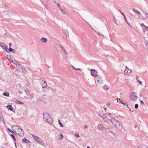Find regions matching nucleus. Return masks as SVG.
<instances>
[{"instance_id": "nucleus-1", "label": "nucleus", "mask_w": 148, "mask_h": 148, "mask_svg": "<svg viewBox=\"0 0 148 148\" xmlns=\"http://www.w3.org/2000/svg\"><path fill=\"white\" fill-rule=\"evenodd\" d=\"M43 118L45 121L51 124L53 121V120L50 115L47 113H44L43 114Z\"/></svg>"}, {"instance_id": "nucleus-2", "label": "nucleus", "mask_w": 148, "mask_h": 148, "mask_svg": "<svg viewBox=\"0 0 148 148\" xmlns=\"http://www.w3.org/2000/svg\"><path fill=\"white\" fill-rule=\"evenodd\" d=\"M110 120L112 124L118 129H120L122 128L121 124H120L119 122L113 117H111Z\"/></svg>"}, {"instance_id": "nucleus-3", "label": "nucleus", "mask_w": 148, "mask_h": 148, "mask_svg": "<svg viewBox=\"0 0 148 148\" xmlns=\"http://www.w3.org/2000/svg\"><path fill=\"white\" fill-rule=\"evenodd\" d=\"M129 97L130 99L133 101H135L138 99L136 92H132L129 95Z\"/></svg>"}, {"instance_id": "nucleus-4", "label": "nucleus", "mask_w": 148, "mask_h": 148, "mask_svg": "<svg viewBox=\"0 0 148 148\" xmlns=\"http://www.w3.org/2000/svg\"><path fill=\"white\" fill-rule=\"evenodd\" d=\"M95 84L97 85H99L103 83V81L100 76L98 75L96 76L95 78Z\"/></svg>"}, {"instance_id": "nucleus-5", "label": "nucleus", "mask_w": 148, "mask_h": 148, "mask_svg": "<svg viewBox=\"0 0 148 148\" xmlns=\"http://www.w3.org/2000/svg\"><path fill=\"white\" fill-rule=\"evenodd\" d=\"M40 80H41V81H40V85L42 88H44V87H48L47 82L45 80H44L43 78H40Z\"/></svg>"}, {"instance_id": "nucleus-6", "label": "nucleus", "mask_w": 148, "mask_h": 148, "mask_svg": "<svg viewBox=\"0 0 148 148\" xmlns=\"http://www.w3.org/2000/svg\"><path fill=\"white\" fill-rule=\"evenodd\" d=\"M100 116L105 122H106L107 123H109V120L106 114H103Z\"/></svg>"}, {"instance_id": "nucleus-7", "label": "nucleus", "mask_w": 148, "mask_h": 148, "mask_svg": "<svg viewBox=\"0 0 148 148\" xmlns=\"http://www.w3.org/2000/svg\"><path fill=\"white\" fill-rule=\"evenodd\" d=\"M105 130L106 132H107V133H111L115 137H117V135L114 132H113L112 131L110 130L109 129L106 128H105Z\"/></svg>"}, {"instance_id": "nucleus-8", "label": "nucleus", "mask_w": 148, "mask_h": 148, "mask_svg": "<svg viewBox=\"0 0 148 148\" xmlns=\"http://www.w3.org/2000/svg\"><path fill=\"white\" fill-rule=\"evenodd\" d=\"M142 11L146 17L148 18V7L145 8Z\"/></svg>"}, {"instance_id": "nucleus-9", "label": "nucleus", "mask_w": 148, "mask_h": 148, "mask_svg": "<svg viewBox=\"0 0 148 148\" xmlns=\"http://www.w3.org/2000/svg\"><path fill=\"white\" fill-rule=\"evenodd\" d=\"M3 14L4 15L8 16V17H10L12 15V13L8 11H5L3 12Z\"/></svg>"}, {"instance_id": "nucleus-10", "label": "nucleus", "mask_w": 148, "mask_h": 148, "mask_svg": "<svg viewBox=\"0 0 148 148\" xmlns=\"http://www.w3.org/2000/svg\"><path fill=\"white\" fill-rule=\"evenodd\" d=\"M91 73L92 76L96 77L97 74V72L95 69H92L91 70Z\"/></svg>"}, {"instance_id": "nucleus-11", "label": "nucleus", "mask_w": 148, "mask_h": 148, "mask_svg": "<svg viewBox=\"0 0 148 148\" xmlns=\"http://www.w3.org/2000/svg\"><path fill=\"white\" fill-rule=\"evenodd\" d=\"M20 129V130L17 131L16 133L17 134L20 135V136L23 137L24 134L21 128Z\"/></svg>"}, {"instance_id": "nucleus-12", "label": "nucleus", "mask_w": 148, "mask_h": 148, "mask_svg": "<svg viewBox=\"0 0 148 148\" xmlns=\"http://www.w3.org/2000/svg\"><path fill=\"white\" fill-rule=\"evenodd\" d=\"M131 70L129 69H126L124 72V74L126 75H129L131 72Z\"/></svg>"}, {"instance_id": "nucleus-13", "label": "nucleus", "mask_w": 148, "mask_h": 148, "mask_svg": "<svg viewBox=\"0 0 148 148\" xmlns=\"http://www.w3.org/2000/svg\"><path fill=\"white\" fill-rule=\"evenodd\" d=\"M22 142H23V143H26L27 144L29 145L30 143V142L29 140L27 139H26L25 138H23L22 139Z\"/></svg>"}, {"instance_id": "nucleus-14", "label": "nucleus", "mask_w": 148, "mask_h": 148, "mask_svg": "<svg viewBox=\"0 0 148 148\" xmlns=\"http://www.w3.org/2000/svg\"><path fill=\"white\" fill-rule=\"evenodd\" d=\"M12 128L14 130H19L20 129L21 127L18 125H14L12 126Z\"/></svg>"}, {"instance_id": "nucleus-15", "label": "nucleus", "mask_w": 148, "mask_h": 148, "mask_svg": "<svg viewBox=\"0 0 148 148\" xmlns=\"http://www.w3.org/2000/svg\"><path fill=\"white\" fill-rule=\"evenodd\" d=\"M97 127L98 129L100 130H102L103 128L105 129V128L104 127L103 125L102 124H99L98 125Z\"/></svg>"}, {"instance_id": "nucleus-16", "label": "nucleus", "mask_w": 148, "mask_h": 148, "mask_svg": "<svg viewBox=\"0 0 148 148\" xmlns=\"http://www.w3.org/2000/svg\"><path fill=\"white\" fill-rule=\"evenodd\" d=\"M32 137L35 139V140L37 142V140H38V141L40 140V139L39 138L36 136L35 135L32 134Z\"/></svg>"}, {"instance_id": "nucleus-17", "label": "nucleus", "mask_w": 148, "mask_h": 148, "mask_svg": "<svg viewBox=\"0 0 148 148\" xmlns=\"http://www.w3.org/2000/svg\"><path fill=\"white\" fill-rule=\"evenodd\" d=\"M7 107L9 110L13 111V108L11 105H9L7 106Z\"/></svg>"}, {"instance_id": "nucleus-18", "label": "nucleus", "mask_w": 148, "mask_h": 148, "mask_svg": "<svg viewBox=\"0 0 148 148\" xmlns=\"http://www.w3.org/2000/svg\"><path fill=\"white\" fill-rule=\"evenodd\" d=\"M10 93L8 92H5L3 94V95L4 96H6L7 97H9V96Z\"/></svg>"}, {"instance_id": "nucleus-19", "label": "nucleus", "mask_w": 148, "mask_h": 148, "mask_svg": "<svg viewBox=\"0 0 148 148\" xmlns=\"http://www.w3.org/2000/svg\"><path fill=\"white\" fill-rule=\"evenodd\" d=\"M48 88H47V87L42 88V90L44 92H47L48 91Z\"/></svg>"}, {"instance_id": "nucleus-20", "label": "nucleus", "mask_w": 148, "mask_h": 148, "mask_svg": "<svg viewBox=\"0 0 148 148\" xmlns=\"http://www.w3.org/2000/svg\"><path fill=\"white\" fill-rule=\"evenodd\" d=\"M15 102L17 104H23V103L21 102H20L16 99H15L14 100Z\"/></svg>"}, {"instance_id": "nucleus-21", "label": "nucleus", "mask_w": 148, "mask_h": 148, "mask_svg": "<svg viewBox=\"0 0 148 148\" xmlns=\"http://www.w3.org/2000/svg\"><path fill=\"white\" fill-rule=\"evenodd\" d=\"M41 40L42 42H45L47 41V40L46 38L43 37L41 38Z\"/></svg>"}, {"instance_id": "nucleus-22", "label": "nucleus", "mask_w": 148, "mask_h": 148, "mask_svg": "<svg viewBox=\"0 0 148 148\" xmlns=\"http://www.w3.org/2000/svg\"><path fill=\"white\" fill-rule=\"evenodd\" d=\"M37 142H38L40 144H41L42 145L45 146V144L41 140L40 141H38V140H37Z\"/></svg>"}, {"instance_id": "nucleus-23", "label": "nucleus", "mask_w": 148, "mask_h": 148, "mask_svg": "<svg viewBox=\"0 0 148 148\" xmlns=\"http://www.w3.org/2000/svg\"><path fill=\"white\" fill-rule=\"evenodd\" d=\"M116 100L118 102H119L120 103L123 104L124 105H125V103H124L123 101L120 100V99L117 98L116 99Z\"/></svg>"}, {"instance_id": "nucleus-24", "label": "nucleus", "mask_w": 148, "mask_h": 148, "mask_svg": "<svg viewBox=\"0 0 148 148\" xmlns=\"http://www.w3.org/2000/svg\"><path fill=\"white\" fill-rule=\"evenodd\" d=\"M133 11L134 12L138 14H140V12L136 10V9L134 8L133 9Z\"/></svg>"}, {"instance_id": "nucleus-25", "label": "nucleus", "mask_w": 148, "mask_h": 148, "mask_svg": "<svg viewBox=\"0 0 148 148\" xmlns=\"http://www.w3.org/2000/svg\"><path fill=\"white\" fill-rule=\"evenodd\" d=\"M24 72H26V70L25 67L24 66H23V67H21V69Z\"/></svg>"}, {"instance_id": "nucleus-26", "label": "nucleus", "mask_w": 148, "mask_h": 148, "mask_svg": "<svg viewBox=\"0 0 148 148\" xmlns=\"http://www.w3.org/2000/svg\"><path fill=\"white\" fill-rule=\"evenodd\" d=\"M0 46L3 48L5 47V44L3 43L0 42Z\"/></svg>"}, {"instance_id": "nucleus-27", "label": "nucleus", "mask_w": 148, "mask_h": 148, "mask_svg": "<svg viewBox=\"0 0 148 148\" xmlns=\"http://www.w3.org/2000/svg\"><path fill=\"white\" fill-rule=\"evenodd\" d=\"M58 123L59 125H60V126L61 127H64V125L63 124L60 122V121L58 120Z\"/></svg>"}, {"instance_id": "nucleus-28", "label": "nucleus", "mask_w": 148, "mask_h": 148, "mask_svg": "<svg viewBox=\"0 0 148 148\" xmlns=\"http://www.w3.org/2000/svg\"><path fill=\"white\" fill-rule=\"evenodd\" d=\"M104 88L105 89L108 90L109 88V87L108 86L105 85L104 86Z\"/></svg>"}, {"instance_id": "nucleus-29", "label": "nucleus", "mask_w": 148, "mask_h": 148, "mask_svg": "<svg viewBox=\"0 0 148 148\" xmlns=\"http://www.w3.org/2000/svg\"><path fill=\"white\" fill-rule=\"evenodd\" d=\"M13 63L15 64L17 66H19V63L16 61H13Z\"/></svg>"}, {"instance_id": "nucleus-30", "label": "nucleus", "mask_w": 148, "mask_h": 148, "mask_svg": "<svg viewBox=\"0 0 148 148\" xmlns=\"http://www.w3.org/2000/svg\"><path fill=\"white\" fill-rule=\"evenodd\" d=\"M4 49H5V50H6V51L8 53H9V51H8V50H7V49H8V48H7V46L5 45V47H3V48Z\"/></svg>"}, {"instance_id": "nucleus-31", "label": "nucleus", "mask_w": 148, "mask_h": 148, "mask_svg": "<svg viewBox=\"0 0 148 148\" xmlns=\"http://www.w3.org/2000/svg\"><path fill=\"white\" fill-rule=\"evenodd\" d=\"M124 18L125 19V21H126V22L127 23L128 25H130V24L129 23H128V21H127V20L126 17V16H125V15L124 16Z\"/></svg>"}, {"instance_id": "nucleus-32", "label": "nucleus", "mask_w": 148, "mask_h": 148, "mask_svg": "<svg viewBox=\"0 0 148 148\" xmlns=\"http://www.w3.org/2000/svg\"><path fill=\"white\" fill-rule=\"evenodd\" d=\"M60 9L61 10L62 13H63V14H64L65 13V11L64 10H63L62 9H61L60 7Z\"/></svg>"}, {"instance_id": "nucleus-33", "label": "nucleus", "mask_w": 148, "mask_h": 148, "mask_svg": "<svg viewBox=\"0 0 148 148\" xmlns=\"http://www.w3.org/2000/svg\"><path fill=\"white\" fill-rule=\"evenodd\" d=\"M7 59L9 60H10L11 58V57L10 56V55H7Z\"/></svg>"}, {"instance_id": "nucleus-34", "label": "nucleus", "mask_w": 148, "mask_h": 148, "mask_svg": "<svg viewBox=\"0 0 148 148\" xmlns=\"http://www.w3.org/2000/svg\"><path fill=\"white\" fill-rule=\"evenodd\" d=\"M11 136L12 138H13L14 139V141H15L16 140L15 137L14 136V135L12 134H11Z\"/></svg>"}, {"instance_id": "nucleus-35", "label": "nucleus", "mask_w": 148, "mask_h": 148, "mask_svg": "<svg viewBox=\"0 0 148 148\" xmlns=\"http://www.w3.org/2000/svg\"><path fill=\"white\" fill-rule=\"evenodd\" d=\"M25 92L26 94L29 95V91L28 90L26 89L25 90Z\"/></svg>"}, {"instance_id": "nucleus-36", "label": "nucleus", "mask_w": 148, "mask_h": 148, "mask_svg": "<svg viewBox=\"0 0 148 148\" xmlns=\"http://www.w3.org/2000/svg\"><path fill=\"white\" fill-rule=\"evenodd\" d=\"M63 52L66 54H67V52L65 50L64 48L63 49V50H62Z\"/></svg>"}, {"instance_id": "nucleus-37", "label": "nucleus", "mask_w": 148, "mask_h": 148, "mask_svg": "<svg viewBox=\"0 0 148 148\" xmlns=\"http://www.w3.org/2000/svg\"><path fill=\"white\" fill-rule=\"evenodd\" d=\"M8 51H9L8 53H9V52H11L12 51H14V50H13V49H12V48H11L10 47L9 49V50Z\"/></svg>"}, {"instance_id": "nucleus-38", "label": "nucleus", "mask_w": 148, "mask_h": 148, "mask_svg": "<svg viewBox=\"0 0 148 148\" xmlns=\"http://www.w3.org/2000/svg\"><path fill=\"white\" fill-rule=\"evenodd\" d=\"M138 105L137 104H136L135 105L134 107L135 108L137 109L138 108Z\"/></svg>"}, {"instance_id": "nucleus-39", "label": "nucleus", "mask_w": 148, "mask_h": 148, "mask_svg": "<svg viewBox=\"0 0 148 148\" xmlns=\"http://www.w3.org/2000/svg\"><path fill=\"white\" fill-rule=\"evenodd\" d=\"M75 136L76 138H79V136L77 134H75Z\"/></svg>"}, {"instance_id": "nucleus-40", "label": "nucleus", "mask_w": 148, "mask_h": 148, "mask_svg": "<svg viewBox=\"0 0 148 148\" xmlns=\"http://www.w3.org/2000/svg\"><path fill=\"white\" fill-rule=\"evenodd\" d=\"M97 34H98V35L99 36H102L103 37H104V36L103 35H101L100 33H98Z\"/></svg>"}, {"instance_id": "nucleus-41", "label": "nucleus", "mask_w": 148, "mask_h": 148, "mask_svg": "<svg viewBox=\"0 0 148 148\" xmlns=\"http://www.w3.org/2000/svg\"><path fill=\"white\" fill-rule=\"evenodd\" d=\"M139 101L140 102V103L142 104H143V105H144V102H143V101H141L140 100V99L139 100Z\"/></svg>"}, {"instance_id": "nucleus-42", "label": "nucleus", "mask_w": 148, "mask_h": 148, "mask_svg": "<svg viewBox=\"0 0 148 148\" xmlns=\"http://www.w3.org/2000/svg\"><path fill=\"white\" fill-rule=\"evenodd\" d=\"M30 96V97L31 98H32L34 97V95L32 93V94H31Z\"/></svg>"}, {"instance_id": "nucleus-43", "label": "nucleus", "mask_w": 148, "mask_h": 148, "mask_svg": "<svg viewBox=\"0 0 148 148\" xmlns=\"http://www.w3.org/2000/svg\"><path fill=\"white\" fill-rule=\"evenodd\" d=\"M18 66V68L19 69H21V67H23V66H21L20 64H19V66Z\"/></svg>"}, {"instance_id": "nucleus-44", "label": "nucleus", "mask_w": 148, "mask_h": 148, "mask_svg": "<svg viewBox=\"0 0 148 148\" xmlns=\"http://www.w3.org/2000/svg\"><path fill=\"white\" fill-rule=\"evenodd\" d=\"M60 139L62 138V137H63L62 135V134H60Z\"/></svg>"}, {"instance_id": "nucleus-45", "label": "nucleus", "mask_w": 148, "mask_h": 148, "mask_svg": "<svg viewBox=\"0 0 148 148\" xmlns=\"http://www.w3.org/2000/svg\"><path fill=\"white\" fill-rule=\"evenodd\" d=\"M110 103H108L106 105V106H107L108 107L110 106Z\"/></svg>"}, {"instance_id": "nucleus-46", "label": "nucleus", "mask_w": 148, "mask_h": 148, "mask_svg": "<svg viewBox=\"0 0 148 148\" xmlns=\"http://www.w3.org/2000/svg\"><path fill=\"white\" fill-rule=\"evenodd\" d=\"M139 77L138 76H136V80L138 81V79H139Z\"/></svg>"}, {"instance_id": "nucleus-47", "label": "nucleus", "mask_w": 148, "mask_h": 148, "mask_svg": "<svg viewBox=\"0 0 148 148\" xmlns=\"http://www.w3.org/2000/svg\"><path fill=\"white\" fill-rule=\"evenodd\" d=\"M145 29L147 30L148 31V27H145Z\"/></svg>"}, {"instance_id": "nucleus-48", "label": "nucleus", "mask_w": 148, "mask_h": 148, "mask_svg": "<svg viewBox=\"0 0 148 148\" xmlns=\"http://www.w3.org/2000/svg\"><path fill=\"white\" fill-rule=\"evenodd\" d=\"M120 12V13L124 16L125 15L120 10H119Z\"/></svg>"}, {"instance_id": "nucleus-49", "label": "nucleus", "mask_w": 148, "mask_h": 148, "mask_svg": "<svg viewBox=\"0 0 148 148\" xmlns=\"http://www.w3.org/2000/svg\"><path fill=\"white\" fill-rule=\"evenodd\" d=\"M140 26L142 27L145 26V25L144 23H142L140 24Z\"/></svg>"}, {"instance_id": "nucleus-50", "label": "nucleus", "mask_w": 148, "mask_h": 148, "mask_svg": "<svg viewBox=\"0 0 148 148\" xmlns=\"http://www.w3.org/2000/svg\"><path fill=\"white\" fill-rule=\"evenodd\" d=\"M138 82L140 84H141L142 83L141 81L140 80H138Z\"/></svg>"}, {"instance_id": "nucleus-51", "label": "nucleus", "mask_w": 148, "mask_h": 148, "mask_svg": "<svg viewBox=\"0 0 148 148\" xmlns=\"http://www.w3.org/2000/svg\"><path fill=\"white\" fill-rule=\"evenodd\" d=\"M56 4H57V5L60 8V5L58 3H56Z\"/></svg>"}, {"instance_id": "nucleus-52", "label": "nucleus", "mask_w": 148, "mask_h": 148, "mask_svg": "<svg viewBox=\"0 0 148 148\" xmlns=\"http://www.w3.org/2000/svg\"><path fill=\"white\" fill-rule=\"evenodd\" d=\"M146 46L148 50V42L146 44Z\"/></svg>"}, {"instance_id": "nucleus-53", "label": "nucleus", "mask_w": 148, "mask_h": 148, "mask_svg": "<svg viewBox=\"0 0 148 148\" xmlns=\"http://www.w3.org/2000/svg\"><path fill=\"white\" fill-rule=\"evenodd\" d=\"M13 50H14V51H12L13 53H14L16 52V51L15 50H14V49H13Z\"/></svg>"}, {"instance_id": "nucleus-54", "label": "nucleus", "mask_w": 148, "mask_h": 148, "mask_svg": "<svg viewBox=\"0 0 148 148\" xmlns=\"http://www.w3.org/2000/svg\"><path fill=\"white\" fill-rule=\"evenodd\" d=\"M8 130L10 131V132H12V133L13 132V131L12 130H10V129L8 128Z\"/></svg>"}, {"instance_id": "nucleus-55", "label": "nucleus", "mask_w": 148, "mask_h": 148, "mask_svg": "<svg viewBox=\"0 0 148 148\" xmlns=\"http://www.w3.org/2000/svg\"><path fill=\"white\" fill-rule=\"evenodd\" d=\"M139 96L140 97H143V95L142 94H140L139 95Z\"/></svg>"}, {"instance_id": "nucleus-56", "label": "nucleus", "mask_w": 148, "mask_h": 148, "mask_svg": "<svg viewBox=\"0 0 148 148\" xmlns=\"http://www.w3.org/2000/svg\"><path fill=\"white\" fill-rule=\"evenodd\" d=\"M3 118L1 114H0V119H1L2 118Z\"/></svg>"}, {"instance_id": "nucleus-57", "label": "nucleus", "mask_w": 148, "mask_h": 148, "mask_svg": "<svg viewBox=\"0 0 148 148\" xmlns=\"http://www.w3.org/2000/svg\"><path fill=\"white\" fill-rule=\"evenodd\" d=\"M60 48L62 49V50H63V49H64V48L62 47V46H60Z\"/></svg>"}, {"instance_id": "nucleus-58", "label": "nucleus", "mask_w": 148, "mask_h": 148, "mask_svg": "<svg viewBox=\"0 0 148 148\" xmlns=\"http://www.w3.org/2000/svg\"><path fill=\"white\" fill-rule=\"evenodd\" d=\"M145 29H144L143 30V32H144V33H145Z\"/></svg>"}, {"instance_id": "nucleus-59", "label": "nucleus", "mask_w": 148, "mask_h": 148, "mask_svg": "<svg viewBox=\"0 0 148 148\" xmlns=\"http://www.w3.org/2000/svg\"><path fill=\"white\" fill-rule=\"evenodd\" d=\"M84 127L85 128H87V125H85L84 126Z\"/></svg>"}, {"instance_id": "nucleus-60", "label": "nucleus", "mask_w": 148, "mask_h": 148, "mask_svg": "<svg viewBox=\"0 0 148 148\" xmlns=\"http://www.w3.org/2000/svg\"><path fill=\"white\" fill-rule=\"evenodd\" d=\"M9 45L10 46V47H11V46H12L11 43H10L9 44Z\"/></svg>"}, {"instance_id": "nucleus-61", "label": "nucleus", "mask_w": 148, "mask_h": 148, "mask_svg": "<svg viewBox=\"0 0 148 148\" xmlns=\"http://www.w3.org/2000/svg\"><path fill=\"white\" fill-rule=\"evenodd\" d=\"M75 70H79V71H81V69H76Z\"/></svg>"}, {"instance_id": "nucleus-62", "label": "nucleus", "mask_w": 148, "mask_h": 148, "mask_svg": "<svg viewBox=\"0 0 148 148\" xmlns=\"http://www.w3.org/2000/svg\"><path fill=\"white\" fill-rule=\"evenodd\" d=\"M10 60V61L11 62H13V60H12V59H11H11Z\"/></svg>"}, {"instance_id": "nucleus-63", "label": "nucleus", "mask_w": 148, "mask_h": 148, "mask_svg": "<svg viewBox=\"0 0 148 148\" xmlns=\"http://www.w3.org/2000/svg\"><path fill=\"white\" fill-rule=\"evenodd\" d=\"M72 67H73V68L75 69H76V68H75L74 66H72Z\"/></svg>"}, {"instance_id": "nucleus-64", "label": "nucleus", "mask_w": 148, "mask_h": 148, "mask_svg": "<svg viewBox=\"0 0 148 148\" xmlns=\"http://www.w3.org/2000/svg\"><path fill=\"white\" fill-rule=\"evenodd\" d=\"M134 127H135V128H136L137 127V126L136 125H134Z\"/></svg>"}]
</instances>
